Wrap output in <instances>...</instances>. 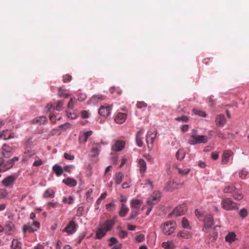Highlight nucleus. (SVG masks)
<instances>
[{
  "mask_svg": "<svg viewBox=\"0 0 249 249\" xmlns=\"http://www.w3.org/2000/svg\"><path fill=\"white\" fill-rule=\"evenodd\" d=\"M116 217L111 219L107 220L103 224L101 225L97 230L95 238L97 239H102L106 233L110 231L115 222Z\"/></svg>",
  "mask_w": 249,
  "mask_h": 249,
  "instance_id": "nucleus-1",
  "label": "nucleus"
},
{
  "mask_svg": "<svg viewBox=\"0 0 249 249\" xmlns=\"http://www.w3.org/2000/svg\"><path fill=\"white\" fill-rule=\"evenodd\" d=\"M221 205L222 208L226 211H233L238 209L237 204L231 198H223L221 202Z\"/></svg>",
  "mask_w": 249,
  "mask_h": 249,
  "instance_id": "nucleus-2",
  "label": "nucleus"
},
{
  "mask_svg": "<svg viewBox=\"0 0 249 249\" xmlns=\"http://www.w3.org/2000/svg\"><path fill=\"white\" fill-rule=\"evenodd\" d=\"M196 130H194V132L191 135L190 138L188 141L190 144L194 145L197 143H205L207 142L208 138L205 135H195Z\"/></svg>",
  "mask_w": 249,
  "mask_h": 249,
  "instance_id": "nucleus-3",
  "label": "nucleus"
},
{
  "mask_svg": "<svg viewBox=\"0 0 249 249\" xmlns=\"http://www.w3.org/2000/svg\"><path fill=\"white\" fill-rule=\"evenodd\" d=\"M174 223L173 221H168L164 223L161 226L160 228L164 234L170 235L174 232L175 230Z\"/></svg>",
  "mask_w": 249,
  "mask_h": 249,
  "instance_id": "nucleus-4",
  "label": "nucleus"
},
{
  "mask_svg": "<svg viewBox=\"0 0 249 249\" xmlns=\"http://www.w3.org/2000/svg\"><path fill=\"white\" fill-rule=\"evenodd\" d=\"M160 193L159 192H154L150 196L147 200V204L148 205H154L160 201Z\"/></svg>",
  "mask_w": 249,
  "mask_h": 249,
  "instance_id": "nucleus-5",
  "label": "nucleus"
},
{
  "mask_svg": "<svg viewBox=\"0 0 249 249\" xmlns=\"http://www.w3.org/2000/svg\"><path fill=\"white\" fill-rule=\"evenodd\" d=\"M157 133L156 132H152L148 131L146 136V142L147 143L148 148L149 149H152L153 147V143L156 137Z\"/></svg>",
  "mask_w": 249,
  "mask_h": 249,
  "instance_id": "nucleus-6",
  "label": "nucleus"
},
{
  "mask_svg": "<svg viewBox=\"0 0 249 249\" xmlns=\"http://www.w3.org/2000/svg\"><path fill=\"white\" fill-rule=\"evenodd\" d=\"M101 144L106 145L107 143L104 142H101L100 143H94L91 149V157H95L99 154L101 150Z\"/></svg>",
  "mask_w": 249,
  "mask_h": 249,
  "instance_id": "nucleus-7",
  "label": "nucleus"
},
{
  "mask_svg": "<svg viewBox=\"0 0 249 249\" xmlns=\"http://www.w3.org/2000/svg\"><path fill=\"white\" fill-rule=\"evenodd\" d=\"M16 179L17 177L14 175L9 176L2 180V183L6 187H11L14 185Z\"/></svg>",
  "mask_w": 249,
  "mask_h": 249,
  "instance_id": "nucleus-8",
  "label": "nucleus"
},
{
  "mask_svg": "<svg viewBox=\"0 0 249 249\" xmlns=\"http://www.w3.org/2000/svg\"><path fill=\"white\" fill-rule=\"evenodd\" d=\"M13 154L12 147L4 144L1 148V154L3 158L7 159L11 157Z\"/></svg>",
  "mask_w": 249,
  "mask_h": 249,
  "instance_id": "nucleus-9",
  "label": "nucleus"
},
{
  "mask_svg": "<svg viewBox=\"0 0 249 249\" xmlns=\"http://www.w3.org/2000/svg\"><path fill=\"white\" fill-rule=\"evenodd\" d=\"M111 106L109 105L102 106L99 109V114L104 117H107L110 113Z\"/></svg>",
  "mask_w": 249,
  "mask_h": 249,
  "instance_id": "nucleus-10",
  "label": "nucleus"
},
{
  "mask_svg": "<svg viewBox=\"0 0 249 249\" xmlns=\"http://www.w3.org/2000/svg\"><path fill=\"white\" fill-rule=\"evenodd\" d=\"M64 231L69 234H71L75 232L76 231V225L75 222L73 220L70 221L64 229Z\"/></svg>",
  "mask_w": 249,
  "mask_h": 249,
  "instance_id": "nucleus-11",
  "label": "nucleus"
},
{
  "mask_svg": "<svg viewBox=\"0 0 249 249\" xmlns=\"http://www.w3.org/2000/svg\"><path fill=\"white\" fill-rule=\"evenodd\" d=\"M36 151L32 148L25 149L22 158V161H26L36 155Z\"/></svg>",
  "mask_w": 249,
  "mask_h": 249,
  "instance_id": "nucleus-12",
  "label": "nucleus"
},
{
  "mask_svg": "<svg viewBox=\"0 0 249 249\" xmlns=\"http://www.w3.org/2000/svg\"><path fill=\"white\" fill-rule=\"evenodd\" d=\"M186 212V207L184 205H179L174 209L171 214L175 216H178L183 214Z\"/></svg>",
  "mask_w": 249,
  "mask_h": 249,
  "instance_id": "nucleus-13",
  "label": "nucleus"
},
{
  "mask_svg": "<svg viewBox=\"0 0 249 249\" xmlns=\"http://www.w3.org/2000/svg\"><path fill=\"white\" fill-rule=\"evenodd\" d=\"M125 145V142L123 141L117 140L112 146V150L114 151H120L123 150Z\"/></svg>",
  "mask_w": 249,
  "mask_h": 249,
  "instance_id": "nucleus-14",
  "label": "nucleus"
},
{
  "mask_svg": "<svg viewBox=\"0 0 249 249\" xmlns=\"http://www.w3.org/2000/svg\"><path fill=\"white\" fill-rule=\"evenodd\" d=\"M205 229L211 228L213 225V217L211 214L207 215L204 220Z\"/></svg>",
  "mask_w": 249,
  "mask_h": 249,
  "instance_id": "nucleus-15",
  "label": "nucleus"
},
{
  "mask_svg": "<svg viewBox=\"0 0 249 249\" xmlns=\"http://www.w3.org/2000/svg\"><path fill=\"white\" fill-rule=\"evenodd\" d=\"M215 122L217 126L222 127L226 124V120L224 115L219 114L216 116Z\"/></svg>",
  "mask_w": 249,
  "mask_h": 249,
  "instance_id": "nucleus-16",
  "label": "nucleus"
},
{
  "mask_svg": "<svg viewBox=\"0 0 249 249\" xmlns=\"http://www.w3.org/2000/svg\"><path fill=\"white\" fill-rule=\"evenodd\" d=\"M178 185L179 184L174 180H170L168 182L165 189L167 191L172 192L175 189H178Z\"/></svg>",
  "mask_w": 249,
  "mask_h": 249,
  "instance_id": "nucleus-17",
  "label": "nucleus"
},
{
  "mask_svg": "<svg viewBox=\"0 0 249 249\" xmlns=\"http://www.w3.org/2000/svg\"><path fill=\"white\" fill-rule=\"evenodd\" d=\"M233 154V153L231 150H226L224 151L223 153L222 156V164H227L229 160L230 157Z\"/></svg>",
  "mask_w": 249,
  "mask_h": 249,
  "instance_id": "nucleus-18",
  "label": "nucleus"
},
{
  "mask_svg": "<svg viewBox=\"0 0 249 249\" xmlns=\"http://www.w3.org/2000/svg\"><path fill=\"white\" fill-rule=\"evenodd\" d=\"M144 133V131L142 129L138 131L136 135V142L137 144L139 147H142L143 145V142L142 141V135Z\"/></svg>",
  "mask_w": 249,
  "mask_h": 249,
  "instance_id": "nucleus-19",
  "label": "nucleus"
},
{
  "mask_svg": "<svg viewBox=\"0 0 249 249\" xmlns=\"http://www.w3.org/2000/svg\"><path fill=\"white\" fill-rule=\"evenodd\" d=\"M126 118V114L124 113H119L115 117V122L119 124H123Z\"/></svg>",
  "mask_w": 249,
  "mask_h": 249,
  "instance_id": "nucleus-20",
  "label": "nucleus"
},
{
  "mask_svg": "<svg viewBox=\"0 0 249 249\" xmlns=\"http://www.w3.org/2000/svg\"><path fill=\"white\" fill-rule=\"evenodd\" d=\"M233 198L236 200H240L244 197V195L242 194V191L236 188L235 191L233 192L231 195Z\"/></svg>",
  "mask_w": 249,
  "mask_h": 249,
  "instance_id": "nucleus-21",
  "label": "nucleus"
},
{
  "mask_svg": "<svg viewBox=\"0 0 249 249\" xmlns=\"http://www.w3.org/2000/svg\"><path fill=\"white\" fill-rule=\"evenodd\" d=\"M0 137L3 140H7L13 138L14 135L8 130H6L3 131L2 133H0Z\"/></svg>",
  "mask_w": 249,
  "mask_h": 249,
  "instance_id": "nucleus-22",
  "label": "nucleus"
},
{
  "mask_svg": "<svg viewBox=\"0 0 249 249\" xmlns=\"http://www.w3.org/2000/svg\"><path fill=\"white\" fill-rule=\"evenodd\" d=\"M92 133L93 132L91 130L84 132L83 134L79 136L80 142H86L87 141L88 138L90 136Z\"/></svg>",
  "mask_w": 249,
  "mask_h": 249,
  "instance_id": "nucleus-23",
  "label": "nucleus"
},
{
  "mask_svg": "<svg viewBox=\"0 0 249 249\" xmlns=\"http://www.w3.org/2000/svg\"><path fill=\"white\" fill-rule=\"evenodd\" d=\"M236 240V235L233 232H229L225 236V241L231 243Z\"/></svg>",
  "mask_w": 249,
  "mask_h": 249,
  "instance_id": "nucleus-24",
  "label": "nucleus"
},
{
  "mask_svg": "<svg viewBox=\"0 0 249 249\" xmlns=\"http://www.w3.org/2000/svg\"><path fill=\"white\" fill-rule=\"evenodd\" d=\"M63 102L62 101H58L56 102L55 106H53V105H48L47 107L49 108V110L51 109L52 108H53L54 109L57 111H61L63 109Z\"/></svg>",
  "mask_w": 249,
  "mask_h": 249,
  "instance_id": "nucleus-25",
  "label": "nucleus"
},
{
  "mask_svg": "<svg viewBox=\"0 0 249 249\" xmlns=\"http://www.w3.org/2000/svg\"><path fill=\"white\" fill-rule=\"evenodd\" d=\"M177 237L180 239H189L191 237V234L188 231L183 230L178 232Z\"/></svg>",
  "mask_w": 249,
  "mask_h": 249,
  "instance_id": "nucleus-26",
  "label": "nucleus"
},
{
  "mask_svg": "<svg viewBox=\"0 0 249 249\" xmlns=\"http://www.w3.org/2000/svg\"><path fill=\"white\" fill-rule=\"evenodd\" d=\"M14 225L12 222L9 221L7 222L4 227V231L7 234H10L14 231Z\"/></svg>",
  "mask_w": 249,
  "mask_h": 249,
  "instance_id": "nucleus-27",
  "label": "nucleus"
},
{
  "mask_svg": "<svg viewBox=\"0 0 249 249\" xmlns=\"http://www.w3.org/2000/svg\"><path fill=\"white\" fill-rule=\"evenodd\" d=\"M63 182L70 187L75 186L77 184L76 181L73 178H67L63 180Z\"/></svg>",
  "mask_w": 249,
  "mask_h": 249,
  "instance_id": "nucleus-28",
  "label": "nucleus"
},
{
  "mask_svg": "<svg viewBox=\"0 0 249 249\" xmlns=\"http://www.w3.org/2000/svg\"><path fill=\"white\" fill-rule=\"evenodd\" d=\"M129 211V208L124 204L122 203L121 206L119 214L121 217H124Z\"/></svg>",
  "mask_w": 249,
  "mask_h": 249,
  "instance_id": "nucleus-29",
  "label": "nucleus"
},
{
  "mask_svg": "<svg viewBox=\"0 0 249 249\" xmlns=\"http://www.w3.org/2000/svg\"><path fill=\"white\" fill-rule=\"evenodd\" d=\"M139 167L140 168V172L141 174H143L146 169V164L145 160L142 159L139 160Z\"/></svg>",
  "mask_w": 249,
  "mask_h": 249,
  "instance_id": "nucleus-30",
  "label": "nucleus"
},
{
  "mask_svg": "<svg viewBox=\"0 0 249 249\" xmlns=\"http://www.w3.org/2000/svg\"><path fill=\"white\" fill-rule=\"evenodd\" d=\"M32 227V225L30 223H28L24 225L23 226V233L25 234L27 231H29L30 232H34L37 231V229H34Z\"/></svg>",
  "mask_w": 249,
  "mask_h": 249,
  "instance_id": "nucleus-31",
  "label": "nucleus"
},
{
  "mask_svg": "<svg viewBox=\"0 0 249 249\" xmlns=\"http://www.w3.org/2000/svg\"><path fill=\"white\" fill-rule=\"evenodd\" d=\"M142 204V202L139 199H132L131 201L130 204L131 208L140 209Z\"/></svg>",
  "mask_w": 249,
  "mask_h": 249,
  "instance_id": "nucleus-32",
  "label": "nucleus"
},
{
  "mask_svg": "<svg viewBox=\"0 0 249 249\" xmlns=\"http://www.w3.org/2000/svg\"><path fill=\"white\" fill-rule=\"evenodd\" d=\"M53 170L58 177L61 176L63 172V168L57 164H55L53 166Z\"/></svg>",
  "mask_w": 249,
  "mask_h": 249,
  "instance_id": "nucleus-33",
  "label": "nucleus"
},
{
  "mask_svg": "<svg viewBox=\"0 0 249 249\" xmlns=\"http://www.w3.org/2000/svg\"><path fill=\"white\" fill-rule=\"evenodd\" d=\"M106 98V96L101 94L93 95L90 99V101L93 103L98 102L104 100Z\"/></svg>",
  "mask_w": 249,
  "mask_h": 249,
  "instance_id": "nucleus-34",
  "label": "nucleus"
},
{
  "mask_svg": "<svg viewBox=\"0 0 249 249\" xmlns=\"http://www.w3.org/2000/svg\"><path fill=\"white\" fill-rule=\"evenodd\" d=\"M55 192L52 189H48L46 190L43 194L44 198H53L54 196Z\"/></svg>",
  "mask_w": 249,
  "mask_h": 249,
  "instance_id": "nucleus-35",
  "label": "nucleus"
},
{
  "mask_svg": "<svg viewBox=\"0 0 249 249\" xmlns=\"http://www.w3.org/2000/svg\"><path fill=\"white\" fill-rule=\"evenodd\" d=\"M47 119L45 116H41L33 120V123L37 124H44Z\"/></svg>",
  "mask_w": 249,
  "mask_h": 249,
  "instance_id": "nucleus-36",
  "label": "nucleus"
},
{
  "mask_svg": "<svg viewBox=\"0 0 249 249\" xmlns=\"http://www.w3.org/2000/svg\"><path fill=\"white\" fill-rule=\"evenodd\" d=\"M124 175H123V174L122 172H118V173H116L115 176V183L117 185L120 184L122 182V181L124 178Z\"/></svg>",
  "mask_w": 249,
  "mask_h": 249,
  "instance_id": "nucleus-37",
  "label": "nucleus"
},
{
  "mask_svg": "<svg viewBox=\"0 0 249 249\" xmlns=\"http://www.w3.org/2000/svg\"><path fill=\"white\" fill-rule=\"evenodd\" d=\"M236 187L233 184H231L226 186L223 191L224 193H230L232 195Z\"/></svg>",
  "mask_w": 249,
  "mask_h": 249,
  "instance_id": "nucleus-38",
  "label": "nucleus"
},
{
  "mask_svg": "<svg viewBox=\"0 0 249 249\" xmlns=\"http://www.w3.org/2000/svg\"><path fill=\"white\" fill-rule=\"evenodd\" d=\"M217 237V233L213 230L211 233L210 234L209 237L208 243H213L215 241Z\"/></svg>",
  "mask_w": 249,
  "mask_h": 249,
  "instance_id": "nucleus-39",
  "label": "nucleus"
},
{
  "mask_svg": "<svg viewBox=\"0 0 249 249\" xmlns=\"http://www.w3.org/2000/svg\"><path fill=\"white\" fill-rule=\"evenodd\" d=\"M58 95L59 97L65 98H67L70 96L69 94L66 92V90L62 88L58 89Z\"/></svg>",
  "mask_w": 249,
  "mask_h": 249,
  "instance_id": "nucleus-40",
  "label": "nucleus"
},
{
  "mask_svg": "<svg viewBox=\"0 0 249 249\" xmlns=\"http://www.w3.org/2000/svg\"><path fill=\"white\" fill-rule=\"evenodd\" d=\"M46 208L48 210L51 209H55L59 206V204L57 202H49L46 204Z\"/></svg>",
  "mask_w": 249,
  "mask_h": 249,
  "instance_id": "nucleus-41",
  "label": "nucleus"
},
{
  "mask_svg": "<svg viewBox=\"0 0 249 249\" xmlns=\"http://www.w3.org/2000/svg\"><path fill=\"white\" fill-rule=\"evenodd\" d=\"M176 169L179 174L181 176H185L187 175L190 171L189 168H185L184 169H181L180 168H177Z\"/></svg>",
  "mask_w": 249,
  "mask_h": 249,
  "instance_id": "nucleus-42",
  "label": "nucleus"
},
{
  "mask_svg": "<svg viewBox=\"0 0 249 249\" xmlns=\"http://www.w3.org/2000/svg\"><path fill=\"white\" fill-rule=\"evenodd\" d=\"M21 246V243L18 239H13L12 242L11 248L12 249H17Z\"/></svg>",
  "mask_w": 249,
  "mask_h": 249,
  "instance_id": "nucleus-43",
  "label": "nucleus"
},
{
  "mask_svg": "<svg viewBox=\"0 0 249 249\" xmlns=\"http://www.w3.org/2000/svg\"><path fill=\"white\" fill-rule=\"evenodd\" d=\"M176 156L178 160H182L185 157V153L183 150L179 149L177 151Z\"/></svg>",
  "mask_w": 249,
  "mask_h": 249,
  "instance_id": "nucleus-44",
  "label": "nucleus"
},
{
  "mask_svg": "<svg viewBox=\"0 0 249 249\" xmlns=\"http://www.w3.org/2000/svg\"><path fill=\"white\" fill-rule=\"evenodd\" d=\"M44 162L37 156L35 157V160L33 163L34 166H39L42 165Z\"/></svg>",
  "mask_w": 249,
  "mask_h": 249,
  "instance_id": "nucleus-45",
  "label": "nucleus"
},
{
  "mask_svg": "<svg viewBox=\"0 0 249 249\" xmlns=\"http://www.w3.org/2000/svg\"><path fill=\"white\" fill-rule=\"evenodd\" d=\"M132 210H131V213H130V219H134L136 216H137L139 213V210L140 209H134V208H131Z\"/></svg>",
  "mask_w": 249,
  "mask_h": 249,
  "instance_id": "nucleus-46",
  "label": "nucleus"
},
{
  "mask_svg": "<svg viewBox=\"0 0 249 249\" xmlns=\"http://www.w3.org/2000/svg\"><path fill=\"white\" fill-rule=\"evenodd\" d=\"M193 112L195 114L198 115L200 116L203 117H205L207 115L205 112H204L202 110H198L196 109H193Z\"/></svg>",
  "mask_w": 249,
  "mask_h": 249,
  "instance_id": "nucleus-47",
  "label": "nucleus"
},
{
  "mask_svg": "<svg viewBox=\"0 0 249 249\" xmlns=\"http://www.w3.org/2000/svg\"><path fill=\"white\" fill-rule=\"evenodd\" d=\"M74 198L72 196H70L68 198L66 197H63L62 201L65 204H71L73 203Z\"/></svg>",
  "mask_w": 249,
  "mask_h": 249,
  "instance_id": "nucleus-48",
  "label": "nucleus"
},
{
  "mask_svg": "<svg viewBox=\"0 0 249 249\" xmlns=\"http://www.w3.org/2000/svg\"><path fill=\"white\" fill-rule=\"evenodd\" d=\"M162 247L164 249H172L173 248V244L170 242H164L162 243Z\"/></svg>",
  "mask_w": 249,
  "mask_h": 249,
  "instance_id": "nucleus-49",
  "label": "nucleus"
},
{
  "mask_svg": "<svg viewBox=\"0 0 249 249\" xmlns=\"http://www.w3.org/2000/svg\"><path fill=\"white\" fill-rule=\"evenodd\" d=\"M248 213L245 208L242 209L239 212V214L242 218H245L248 215Z\"/></svg>",
  "mask_w": 249,
  "mask_h": 249,
  "instance_id": "nucleus-50",
  "label": "nucleus"
},
{
  "mask_svg": "<svg viewBox=\"0 0 249 249\" xmlns=\"http://www.w3.org/2000/svg\"><path fill=\"white\" fill-rule=\"evenodd\" d=\"M84 207L83 206L79 207L77 210L76 215L77 216H81L84 214Z\"/></svg>",
  "mask_w": 249,
  "mask_h": 249,
  "instance_id": "nucleus-51",
  "label": "nucleus"
},
{
  "mask_svg": "<svg viewBox=\"0 0 249 249\" xmlns=\"http://www.w3.org/2000/svg\"><path fill=\"white\" fill-rule=\"evenodd\" d=\"M182 226L184 228H190L189 221L185 217H183L182 219Z\"/></svg>",
  "mask_w": 249,
  "mask_h": 249,
  "instance_id": "nucleus-52",
  "label": "nucleus"
},
{
  "mask_svg": "<svg viewBox=\"0 0 249 249\" xmlns=\"http://www.w3.org/2000/svg\"><path fill=\"white\" fill-rule=\"evenodd\" d=\"M74 168V166L73 165H67L63 168V171L67 172L68 173H71V170Z\"/></svg>",
  "mask_w": 249,
  "mask_h": 249,
  "instance_id": "nucleus-53",
  "label": "nucleus"
},
{
  "mask_svg": "<svg viewBox=\"0 0 249 249\" xmlns=\"http://www.w3.org/2000/svg\"><path fill=\"white\" fill-rule=\"evenodd\" d=\"M76 101L75 98H71L68 104V108L72 109L74 107V103Z\"/></svg>",
  "mask_w": 249,
  "mask_h": 249,
  "instance_id": "nucleus-54",
  "label": "nucleus"
},
{
  "mask_svg": "<svg viewBox=\"0 0 249 249\" xmlns=\"http://www.w3.org/2000/svg\"><path fill=\"white\" fill-rule=\"evenodd\" d=\"M248 174V172L247 171L242 170L239 172V176L241 179H244L246 178Z\"/></svg>",
  "mask_w": 249,
  "mask_h": 249,
  "instance_id": "nucleus-55",
  "label": "nucleus"
},
{
  "mask_svg": "<svg viewBox=\"0 0 249 249\" xmlns=\"http://www.w3.org/2000/svg\"><path fill=\"white\" fill-rule=\"evenodd\" d=\"M136 106L139 108H142L147 107V104L143 101H138L137 103Z\"/></svg>",
  "mask_w": 249,
  "mask_h": 249,
  "instance_id": "nucleus-56",
  "label": "nucleus"
},
{
  "mask_svg": "<svg viewBox=\"0 0 249 249\" xmlns=\"http://www.w3.org/2000/svg\"><path fill=\"white\" fill-rule=\"evenodd\" d=\"M64 157L66 160H73L75 158V157L74 155H71L67 153H65L64 154Z\"/></svg>",
  "mask_w": 249,
  "mask_h": 249,
  "instance_id": "nucleus-57",
  "label": "nucleus"
},
{
  "mask_svg": "<svg viewBox=\"0 0 249 249\" xmlns=\"http://www.w3.org/2000/svg\"><path fill=\"white\" fill-rule=\"evenodd\" d=\"M117 244H118V242L116 238L111 237L109 239V243L108 244L109 246H112L116 245Z\"/></svg>",
  "mask_w": 249,
  "mask_h": 249,
  "instance_id": "nucleus-58",
  "label": "nucleus"
},
{
  "mask_svg": "<svg viewBox=\"0 0 249 249\" xmlns=\"http://www.w3.org/2000/svg\"><path fill=\"white\" fill-rule=\"evenodd\" d=\"M135 239L138 243L142 242L144 240V235L143 234H139L136 237Z\"/></svg>",
  "mask_w": 249,
  "mask_h": 249,
  "instance_id": "nucleus-59",
  "label": "nucleus"
},
{
  "mask_svg": "<svg viewBox=\"0 0 249 249\" xmlns=\"http://www.w3.org/2000/svg\"><path fill=\"white\" fill-rule=\"evenodd\" d=\"M111 160L114 164H117L118 156L116 153H111Z\"/></svg>",
  "mask_w": 249,
  "mask_h": 249,
  "instance_id": "nucleus-60",
  "label": "nucleus"
},
{
  "mask_svg": "<svg viewBox=\"0 0 249 249\" xmlns=\"http://www.w3.org/2000/svg\"><path fill=\"white\" fill-rule=\"evenodd\" d=\"M32 144V139L31 138L28 139L25 142V145L26 146L25 149L32 148L31 147Z\"/></svg>",
  "mask_w": 249,
  "mask_h": 249,
  "instance_id": "nucleus-61",
  "label": "nucleus"
},
{
  "mask_svg": "<svg viewBox=\"0 0 249 249\" xmlns=\"http://www.w3.org/2000/svg\"><path fill=\"white\" fill-rule=\"evenodd\" d=\"M175 120L178 121H182L187 122L188 121V118L186 116H182L180 117H177L175 118Z\"/></svg>",
  "mask_w": 249,
  "mask_h": 249,
  "instance_id": "nucleus-62",
  "label": "nucleus"
},
{
  "mask_svg": "<svg viewBox=\"0 0 249 249\" xmlns=\"http://www.w3.org/2000/svg\"><path fill=\"white\" fill-rule=\"evenodd\" d=\"M72 79L71 76L69 74H66L63 76V81L64 83H67L70 81Z\"/></svg>",
  "mask_w": 249,
  "mask_h": 249,
  "instance_id": "nucleus-63",
  "label": "nucleus"
},
{
  "mask_svg": "<svg viewBox=\"0 0 249 249\" xmlns=\"http://www.w3.org/2000/svg\"><path fill=\"white\" fill-rule=\"evenodd\" d=\"M70 126H71V124L68 123H66L60 125L59 126V127L60 128L63 129L64 130H65L67 129L70 128Z\"/></svg>",
  "mask_w": 249,
  "mask_h": 249,
  "instance_id": "nucleus-64",
  "label": "nucleus"
}]
</instances>
